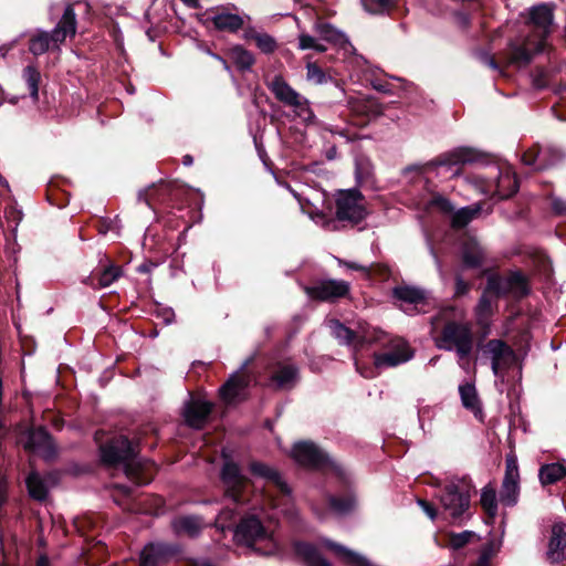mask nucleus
<instances>
[{
	"label": "nucleus",
	"instance_id": "obj_1",
	"mask_svg": "<svg viewBox=\"0 0 566 566\" xmlns=\"http://www.w3.org/2000/svg\"><path fill=\"white\" fill-rule=\"evenodd\" d=\"M102 462L111 468L123 465L125 475L135 485L149 484L156 473L157 467L148 460H137L136 450L132 441L125 436L109 439L99 447Z\"/></svg>",
	"mask_w": 566,
	"mask_h": 566
},
{
	"label": "nucleus",
	"instance_id": "obj_2",
	"mask_svg": "<svg viewBox=\"0 0 566 566\" xmlns=\"http://www.w3.org/2000/svg\"><path fill=\"white\" fill-rule=\"evenodd\" d=\"M443 322L440 333V348H455L460 358H468L473 349V333L469 322H463V312L453 305L442 307L434 317Z\"/></svg>",
	"mask_w": 566,
	"mask_h": 566
},
{
	"label": "nucleus",
	"instance_id": "obj_3",
	"mask_svg": "<svg viewBox=\"0 0 566 566\" xmlns=\"http://www.w3.org/2000/svg\"><path fill=\"white\" fill-rule=\"evenodd\" d=\"M76 32V13L74 6L69 3L65 6L62 17L51 32L39 30L30 36L28 42L29 52L34 56H39L49 50H59L60 45L63 44L67 38H74Z\"/></svg>",
	"mask_w": 566,
	"mask_h": 566
},
{
	"label": "nucleus",
	"instance_id": "obj_4",
	"mask_svg": "<svg viewBox=\"0 0 566 566\" xmlns=\"http://www.w3.org/2000/svg\"><path fill=\"white\" fill-rule=\"evenodd\" d=\"M188 190L177 181L160 180L138 192V200L145 202L155 214L169 209L184 208Z\"/></svg>",
	"mask_w": 566,
	"mask_h": 566
},
{
	"label": "nucleus",
	"instance_id": "obj_5",
	"mask_svg": "<svg viewBox=\"0 0 566 566\" xmlns=\"http://www.w3.org/2000/svg\"><path fill=\"white\" fill-rule=\"evenodd\" d=\"M233 538L259 555L268 556L276 551V543L262 521L255 515L242 516L235 525Z\"/></svg>",
	"mask_w": 566,
	"mask_h": 566
},
{
	"label": "nucleus",
	"instance_id": "obj_6",
	"mask_svg": "<svg viewBox=\"0 0 566 566\" xmlns=\"http://www.w3.org/2000/svg\"><path fill=\"white\" fill-rule=\"evenodd\" d=\"M486 161V155L473 147H457L446 151L423 165H410L405 168V172L416 171L419 175L433 170L438 167H444L452 171V176H459L462 167L467 164Z\"/></svg>",
	"mask_w": 566,
	"mask_h": 566
},
{
	"label": "nucleus",
	"instance_id": "obj_7",
	"mask_svg": "<svg viewBox=\"0 0 566 566\" xmlns=\"http://www.w3.org/2000/svg\"><path fill=\"white\" fill-rule=\"evenodd\" d=\"M489 276V290L495 298H511L521 302L532 294L531 277L522 270H507L504 274L494 272Z\"/></svg>",
	"mask_w": 566,
	"mask_h": 566
},
{
	"label": "nucleus",
	"instance_id": "obj_8",
	"mask_svg": "<svg viewBox=\"0 0 566 566\" xmlns=\"http://www.w3.org/2000/svg\"><path fill=\"white\" fill-rule=\"evenodd\" d=\"M222 465L220 469V482L223 486L224 495L235 504H244L250 499L251 481L241 472L237 463L226 451L221 453Z\"/></svg>",
	"mask_w": 566,
	"mask_h": 566
},
{
	"label": "nucleus",
	"instance_id": "obj_9",
	"mask_svg": "<svg viewBox=\"0 0 566 566\" xmlns=\"http://www.w3.org/2000/svg\"><path fill=\"white\" fill-rule=\"evenodd\" d=\"M367 214L365 197L358 189L353 188L338 192L335 200L336 220L354 227L365 220Z\"/></svg>",
	"mask_w": 566,
	"mask_h": 566
},
{
	"label": "nucleus",
	"instance_id": "obj_10",
	"mask_svg": "<svg viewBox=\"0 0 566 566\" xmlns=\"http://www.w3.org/2000/svg\"><path fill=\"white\" fill-rule=\"evenodd\" d=\"M554 12L548 3H539L528 9L525 20L526 25L531 29L530 36L536 39L534 50L544 52L547 46V38L553 31Z\"/></svg>",
	"mask_w": 566,
	"mask_h": 566
},
{
	"label": "nucleus",
	"instance_id": "obj_11",
	"mask_svg": "<svg viewBox=\"0 0 566 566\" xmlns=\"http://www.w3.org/2000/svg\"><path fill=\"white\" fill-rule=\"evenodd\" d=\"M384 338L385 335L379 343H382L387 347V350L384 353H374L375 369L396 367L413 357L415 350L405 339L391 338L385 343Z\"/></svg>",
	"mask_w": 566,
	"mask_h": 566
},
{
	"label": "nucleus",
	"instance_id": "obj_12",
	"mask_svg": "<svg viewBox=\"0 0 566 566\" xmlns=\"http://www.w3.org/2000/svg\"><path fill=\"white\" fill-rule=\"evenodd\" d=\"M470 486L464 483L447 484L440 495V503L451 518L457 521L470 507Z\"/></svg>",
	"mask_w": 566,
	"mask_h": 566
},
{
	"label": "nucleus",
	"instance_id": "obj_13",
	"mask_svg": "<svg viewBox=\"0 0 566 566\" xmlns=\"http://www.w3.org/2000/svg\"><path fill=\"white\" fill-rule=\"evenodd\" d=\"M470 486L464 483L447 484L440 495V503L451 518L457 521L470 507Z\"/></svg>",
	"mask_w": 566,
	"mask_h": 566
},
{
	"label": "nucleus",
	"instance_id": "obj_14",
	"mask_svg": "<svg viewBox=\"0 0 566 566\" xmlns=\"http://www.w3.org/2000/svg\"><path fill=\"white\" fill-rule=\"evenodd\" d=\"M328 327L331 334L339 344L355 347H364L366 344L380 342L384 336V332L378 329H374L373 332L366 331L363 334H358L336 318L328 321Z\"/></svg>",
	"mask_w": 566,
	"mask_h": 566
},
{
	"label": "nucleus",
	"instance_id": "obj_15",
	"mask_svg": "<svg viewBox=\"0 0 566 566\" xmlns=\"http://www.w3.org/2000/svg\"><path fill=\"white\" fill-rule=\"evenodd\" d=\"M216 405L201 398L186 400L181 416L185 423L193 430H203L210 422Z\"/></svg>",
	"mask_w": 566,
	"mask_h": 566
},
{
	"label": "nucleus",
	"instance_id": "obj_16",
	"mask_svg": "<svg viewBox=\"0 0 566 566\" xmlns=\"http://www.w3.org/2000/svg\"><path fill=\"white\" fill-rule=\"evenodd\" d=\"M292 458L302 467L323 469L328 467V455L313 441L304 440L293 444Z\"/></svg>",
	"mask_w": 566,
	"mask_h": 566
},
{
	"label": "nucleus",
	"instance_id": "obj_17",
	"mask_svg": "<svg viewBox=\"0 0 566 566\" xmlns=\"http://www.w3.org/2000/svg\"><path fill=\"white\" fill-rule=\"evenodd\" d=\"M349 283L343 280H321L310 286H305V293L315 301L335 302L349 294Z\"/></svg>",
	"mask_w": 566,
	"mask_h": 566
},
{
	"label": "nucleus",
	"instance_id": "obj_18",
	"mask_svg": "<svg viewBox=\"0 0 566 566\" xmlns=\"http://www.w3.org/2000/svg\"><path fill=\"white\" fill-rule=\"evenodd\" d=\"M520 493V472L516 455L511 452L505 457V473L500 491V500L505 506H513Z\"/></svg>",
	"mask_w": 566,
	"mask_h": 566
},
{
	"label": "nucleus",
	"instance_id": "obj_19",
	"mask_svg": "<svg viewBox=\"0 0 566 566\" xmlns=\"http://www.w3.org/2000/svg\"><path fill=\"white\" fill-rule=\"evenodd\" d=\"M348 104L353 116V124L359 127L367 126L370 120L381 116L385 111L382 104L374 96L350 98Z\"/></svg>",
	"mask_w": 566,
	"mask_h": 566
},
{
	"label": "nucleus",
	"instance_id": "obj_20",
	"mask_svg": "<svg viewBox=\"0 0 566 566\" xmlns=\"http://www.w3.org/2000/svg\"><path fill=\"white\" fill-rule=\"evenodd\" d=\"M24 449L27 451H40L41 457L45 462H52L57 457V448L54 443L53 437L43 426L31 429L28 432Z\"/></svg>",
	"mask_w": 566,
	"mask_h": 566
},
{
	"label": "nucleus",
	"instance_id": "obj_21",
	"mask_svg": "<svg viewBox=\"0 0 566 566\" xmlns=\"http://www.w3.org/2000/svg\"><path fill=\"white\" fill-rule=\"evenodd\" d=\"M270 90L280 102L298 108L301 116L306 113L307 116H304L305 120L314 118L313 112L301 102L300 94L281 75L274 76L270 84Z\"/></svg>",
	"mask_w": 566,
	"mask_h": 566
},
{
	"label": "nucleus",
	"instance_id": "obj_22",
	"mask_svg": "<svg viewBox=\"0 0 566 566\" xmlns=\"http://www.w3.org/2000/svg\"><path fill=\"white\" fill-rule=\"evenodd\" d=\"M250 376L245 373L232 374L219 388V396L226 405L247 399L245 390L250 386Z\"/></svg>",
	"mask_w": 566,
	"mask_h": 566
},
{
	"label": "nucleus",
	"instance_id": "obj_23",
	"mask_svg": "<svg viewBox=\"0 0 566 566\" xmlns=\"http://www.w3.org/2000/svg\"><path fill=\"white\" fill-rule=\"evenodd\" d=\"M461 261L464 269H481L488 261V251L474 237H468L461 244Z\"/></svg>",
	"mask_w": 566,
	"mask_h": 566
},
{
	"label": "nucleus",
	"instance_id": "obj_24",
	"mask_svg": "<svg viewBox=\"0 0 566 566\" xmlns=\"http://www.w3.org/2000/svg\"><path fill=\"white\" fill-rule=\"evenodd\" d=\"M485 352L492 355V370L495 376L503 368H509L516 358L514 349L502 339H490L485 344Z\"/></svg>",
	"mask_w": 566,
	"mask_h": 566
},
{
	"label": "nucleus",
	"instance_id": "obj_25",
	"mask_svg": "<svg viewBox=\"0 0 566 566\" xmlns=\"http://www.w3.org/2000/svg\"><path fill=\"white\" fill-rule=\"evenodd\" d=\"M249 471L253 476L261 478L271 483L280 495L289 497L292 495L291 486L282 479L281 473L261 461H251Z\"/></svg>",
	"mask_w": 566,
	"mask_h": 566
},
{
	"label": "nucleus",
	"instance_id": "obj_26",
	"mask_svg": "<svg viewBox=\"0 0 566 566\" xmlns=\"http://www.w3.org/2000/svg\"><path fill=\"white\" fill-rule=\"evenodd\" d=\"M298 380V368L292 364H279L270 377L275 390H290Z\"/></svg>",
	"mask_w": 566,
	"mask_h": 566
},
{
	"label": "nucleus",
	"instance_id": "obj_27",
	"mask_svg": "<svg viewBox=\"0 0 566 566\" xmlns=\"http://www.w3.org/2000/svg\"><path fill=\"white\" fill-rule=\"evenodd\" d=\"M536 39L527 36L523 43L510 42L509 44V64L527 65L533 56L539 52L534 50Z\"/></svg>",
	"mask_w": 566,
	"mask_h": 566
},
{
	"label": "nucleus",
	"instance_id": "obj_28",
	"mask_svg": "<svg viewBox=\"0 0 566 566\" xmlns=\"http://www.w3.org/2000/svg\"><path fill=\"white\" fill-rule=\"evenodd\" d=\"M499 300L495 298V292L489 290V276L485 287L474 307V313L479 324L488 323L497 311Z\"/></svg>",
	"mask_w": 566,
	"mask_h": 566
},
{
	"label": "nucleus",
	"instance_id": "obj_29",
	"mask_svg": "<svg viewBox=\"0 0 566 566\" xmlns=\"http://www.w3.org/2000/svg\"><path fill=\"white\" fill-rule=\"evenodd\" d=\"M547 558L552 563H558L566 558V524L555 523L552 527V536L548 543Z\"/></svg>",
	"mask_w": 566,
	"mask_h": 566
},
{
	"label": "nucleus",
	"instance_id": "obj_30",
	"mask_svg": "<svg viewBox=\"0 0 566 566\" xmlns=\"http://www.w3.org/2000/svg\"><path fill=\"white\" fill-rule=\"evenodd\" d=\"M122 275L123 268L112 262L102 270L92 272L84 283L93 289H104L117 281Z\"/></svg>",
	"mask_w": 566,
	"mask_h": 566
},
{
	"label": "nucleus",
	"instance_id": "obj_31",
	"mask_svg": "<svg viewBox=\"0 0 566 566\" xmlns=\"http://www.w3.org/2000/svg\"><path fill=\"white\" fill-rule=\"evenodd\" d=\"M293 551L307 566H333L313 543L295 541Z\"/></svg>",
	"mask_w": 566,
	"mask_h": 566
},
{
	"label": "nucleus",
	"instance_id": "obj_32",
	"mask_svg": "<svg viewBox=\"0 0 566 566\" xmlns=\"http://www.w3.org/2000/svg\"><path fill=\"white\" fill-rule=\"evenodd\" d=\"M226 56L230 60L231 66L233 65L237 71L242 74L251 71L252 66L255 64L253 53L241 44H235L227 49Z\"/></svg>",
	"mask_w": 566,
	"mask_h": 566
},
{
	"label": "nucleus",
	"instance_id": "obj_33",
	"mask_svg": "<svg viewBox=\"0 0 566 566\" xmlns=\"http://www.w3.org/2000/svg\"><path fill=\"white\" fill-rule=\"evenodd\" d=\"M217 31L237 33L243 28V19L235 13L230 12H218L214 15L208 18Z\"/></svg>",
	"mask_w": 566,
	"mask_h": 566
},
{
	"label": "nucleus",
	"instance_id": "obj_34",
	"mask_svg": "<svg viewBox=\"0 0 566 566\" xmlns=\"http://www.w3.org/2000/svg\"><path fill=\"white\" fill-rule=\"evenodd\" d=\"M315 30L319 34L321 39L335 45H338L344 50H346V48L350 45V42L347 39V36L328 22L316 23Z\"/></svg>",
	"mask_w": 566,
	"mask_h": 566
},
{
	"label": "nucleus",
	"instance_id": "obj_35",
	"mask_svg": "<svg viewBox=\"0 0 566 566\" xmlns=\"http://www.w3.org/2000/svg\"><path fill=\"white\" fill-rule=\"evenodd\" d=\"M496 169L497 176L495 193L501 200L510 199L518 191V181L509 172L503 174L499 168Z\"/></svg>",
	"mask_w": 566,
	"mask_h": 566
},
{
	"label": "nucleus",
	"instance_id": "obj_36",
	"mask_svg": "<svg viewBox=\"0 0 566 566\" xmlns=\"http://www.w3.org/2000/svg\"><path fill=\"white\" fill-rule=\"evenodd\" d=\"M566 476V467L559 462L543 464L538 479L543 486L555 484Z\"/></svg>",
	"mask_w": 566,
	"mask_h": 566
},
{
	"label": "nucleus",
	"instance_id": "obj_37",
	"mask_svg": "<svg viewBox=\"0 0 566 566\" xmlns=\"http://www.w3.org/2000/svg\"><path fill=\"white\" fill-rule=\"evenodd\" d=\"M357 499L356 494L352 491H348L346 494L336 496H328V506L329 509L340 515L349 514L356 509Z\"/></svg>",
	"mask_w": 566,
	"mask_h": 566
},
{
	"label": "nucleus",
	"instance_id": "obj_38",
	"mask_svg": "<svg viewBox=\"0 0 566 566\" xmlns=\"http://www.w3.org/2000/svg\"><path fill=\"white\" fill-rule=\"evenodd\" d=\"M174 528L178 534L197 537L202 531V518L195 515L181 516L174 522Z\"/></svg>",
	"mask_w": 566,
	"mask_h": 566
},
{
	"label": "nucleus",
	"instance_id": "obj_39",
	"mask_svg": "<svg viewBox=\"0 0 566 566\" xmlns=\"http://www.w3.org/2000/svg\"><path fill=\"white\" fill-rule=\"evenodd\" d=\"M392 296L398 301L412 305L422 304L426 301L424 292L421 289L410 285H400L394 287Z\"/></svg>",
	"mask_w": 566,
	"mask_h": 566
},
{
	"label": "nucleus",
	"instance_id": "obj_40",
	"mask_svg": "<svg viewBox=\"0 0 566 566\" xmlns=\"http://www.w3.org/2000/svg\"><path fill=\"white\" fill-rule=\"evenodd\" d=\"M25 485L31 499L40 502L46 499L49 490L39 472L31 471L25 479Z\"/></svg>",
	"mask_w": 566,
	"mask_h": 566
},
{
	"label": "nucleus",
	"instance_id": "obj_41",
	"mask_svg": "<svg viewBox=\"0 0 566 566\" xmlns=\"http://www.w3.org/2000/svg\"><path fill=\"white\" fill-rule=\"evenodd\" d=\"M166 557V547L160 544H148L140 553L139 566H158Z\"/></svg>",
	"mask_w": 566,
	"mask_h": 566
},
{
	"label": "nucleus",
	"instance_id": "obj_42",
	"mask_svg": "<svg viewBox=\"0 0 566 566\" xmlns=\"http://www.w3.org/2000/svg\"><path fill=\"white\" fill-rule=\"evenodd\" d=\"M565 157L566 154L560 147L548 145L542 149V159L538 166L536 167V171H542L551 167H554L560 164L565 159Z\"/></svg>",
	"mask_w": 566,
	"mask_h": 566
},
{
	"label": "nucleus",
	"instance_id": "obj_43",
	"mask_svg": "<svg viewBox=\"0 0 566 566\" xmlns=\"http://www.w3.org/2000/svg\"><path fill=\"white\" fill-rule=\"evenodd\" d=\"M480 504L488 516V524L493 523L497 515V500L495 489L485 486L481 493Z\"/></svg>",
	"mask_w": 566,
	"mask_h": 566
},
{
	"label": "nucleus",
	"instance_id": "obj_44",
	"mask_svg": "<svg viewBox=\"0 0 566 566\" xmlns=\"http://www.w3.org/2000/svg\"><path fill=\"white\" fill-rule=\"evenodd\" d=\"M459 392L462 405L465 409L471 410L474 413L481 411L480 399L478 397V392L473 384L465 382L463 385H460Z\"/></svg>",
	"mask_w": 566,
	"mask_h": 566
},
{
	"label": "nucleus",
	"instance_id": "obj_45",
	"mask_svg": "<svg viewBox=\"0 0 566 566\" xmlns=\"http://www.w3.org/2000/svg\"><path fill=\"white\" fill-rule=\"evenodd\" d=\"M328 547L332 548L337 555L342 556L345 563L349 566H370V563L366 557L348 549L343 545L329 543Z\"/></svg>",
	"mask_w": 566,
	"mask_h": 566
},
{
	"label": "nucleus",
	"instance_id": "obj_46",
	"mask_svg": "<svg viewBox=\"0 0 566 566\" xmlns=\"http://www.w3.org/2000/svg\"><path fill=\"white\" fill-rule=\"evenodd\" d=\"M25 83H27V86L29 88V93H30V96L33 98V99H38L39 97V84H40V81H41V73L40 71L38 70V67L33 66V65H28L23 69V74H22Z\"/></svg>",
	"mask_w": 566,
	"mask_h": 566
},
{
	"label": "nucleus",
	"instance_id": "obj_47",
	"mask_svg": "<svg viewBox=\"0 0 566 566\" xmlns=\"http://www.w3.org/2000/svg\"><path fill=\"white\" fill-rule=\"evenodd\" d=\"M476 213L478 210H473L469 207L455 211L451 218V227L457 230L465 228L473 220Z\"/></svg>",
	"mask_w": 566,
	"mask_h": 566
},
{
	"label": "nucleus",
	"instance_id": "obj_48",
	"mask_svg": "<svg viewBox=\"0 0 566 566\" xmlns=\"http://www.w3.org/2000/svg\"><path fill=\"white\" fill-rule=\"evenodd\" d=\"M366 11L373 14H381L396 7L395 0H361Z\"/></svg>",
	"mask_w": 566,
	"mask_h": 566
},
{
	"label": "nucleus",
	"instance_id": "obj_49",
	"mask_svg": "<svg viewBox=\"0 0 566 566\" xmlns=\"http://www.w3.org/2000/svg\"><path fill=\"white\" fill-rule=\"evenodd\" d=\"M475 536H476V534L472 531H463L461 533H451L449 535V544L453 549H461L467 544H469L470 541Z\"/></svg>",
	"mask_w": 566,
	"mask_h": 566
},
{
	"label": "nucleus",
	"instance_id": "obj_50",
	"mask_svg": "<svg viewBox=\"0 0 566 566\" xmlns=\"http://www.w3.org/2000/svg\"><path fill=\"white\" fill-rule=\"evenodd\" d=\"M172 209H169L165 212H161L157 216V222L163 224L164 228L169 230H177L181 222H184V219L180 217H176L175 213L171 211Z\"/></svg>",
	"mask_w": 566,
	"mask_h": 566
},
{
	"label": "nucleus",
	"instance_id": "obj_51",
	"mask_svg": "<svg viewBox=\"0 0 566 566\" xmlns=\"http://www.w3.org/2000/svg\"><path fill=\"white\" fill-rule=\"evenodd\" d=\"M541 159H542V148L537 144L532 146L527 150H525L522 155V163L525 166L533 167L534 170H536V167L541 163Z\"/></svg>",
	"mask_w": 566,
	"mask_h": 566
},
{
	"label": "nucleus",
	"instance_id": "obj_52",
	"mask_svg": "<svg viewBox=\"0 0 566 566\" xmlns=\"http://www.w3.org/2000/svg\"><path fill=\"white\" fill-rule=\"evenodd\" d=\"M307 80L315 84H323L327 82V75L317 63H307Z\"/></svg>",
	"mask_w": 566,
	"mask_h": 566
},
{
	"label": "nucleus",
	"instance_id": "obj_53",
	"mask_svg": "<svg viewBox=\"0 0 566 566\" xmlns=\"http://www.w3.org/2000/svg\"><path fill=\"white\" fill-rule=\"evenodd\" d=\"M255 44L261 50V52L265 54H271L276 49V42L274 38L266 33H261L260 35L255 36Z\"/></svg>",
	"mask_w": 566,
	"mask_h": 566
},
{
	"label": "nucleus",
	"instance_id": "obj_54",
	"mask_svg": "<svg viewBox=\"0 0 566 566\" xmlns=\"http://www.w3.org/2000/svg\"><path fill=\"white\" fill-rule=\"evenodd\" d=\"M46 198L51 205L59 208L65 207L69 203V195L59 189H48Z\"/></svg>",
	"mask_w": 566,
	"mask_h": 566
},
{
	"label": "nucleus",
	"instance_id": "obj_55",
	"mask_svg": "<svg viewBox=\"0 0 566 566\" xmlns=\"http://www.w3.org/2000/svg\"><path fill=\"white\" fill-rule=\"evenodd\" d=\"M430 205L444 213H451L454 210L452 202L442 195H434Z\"/></svg>",
	"mask_w": 566,
	"mask_h": 566
},
{
	"label": "nucleus",
	"instance_id": "obj_56",
	"mask_svg": "<svg viewBox=\"0 0 566 566\" xmlns=\"http://www.w3.org/2000/svg\"><path fill=\"white\" fill-rule=\"evenodd\" d=\"M472 287V284L465 281L462 275L457 274L454 277V297L465 296Z\"/></svg>",
	"mask_w": 566,
	"mask_h": 566
},
{
	"label": "nucleus",
	"instance_id": "obj_57",
	"mask_svg": "<svg viewBox=\"0 0 566 566\" xmlns=\"http://www.w3.org/2000/svg\"><path fill=\"white\" fill-rule=\"evenodd\" d=\"M551 212L556 217H562L566 214V201L562 198L551 196Z\"/></svg>",
	"mask_w": 566,
	"mask_h": 566
},
{
	"label": "nucleus",
	"instance_id": "obj_58",
	"mask_svg": "<svg viewBox=\"0 0 566 566\" xmlns=\"http://www.w3.org/2000/svg\"><path fill=\"white\" fill-rule=\"evenodd\" d=\"M148 500L150 501L151 506L145 511L149 514L159 515L165 507V500L158 495H150L148 496Z\"/></svg>",
	"mask_w": 566,
	"mask_h": 566
},
{
	"label": "nucleus",
	"instance_id": "obj_59",
	"mask_svg": "<svg viewBox=\"0 0 566 566\" xmlns=\"http://www.w3.org/2000/svg\"><path fill=\"white\" fill-rule=\"evenodd\" d=\"M23 213L21 210H19L14 205H8L4 208V218L8 221H12L15 223V227L20 223L22 220Z\"/></svg>",
	"mask_w": 566,
	"mask_h": 566
},
{
	"label": "nucleus",
	"instance_id": "obj_60",
	"mask_svg": "<svg viewBox=\"0 0 566 566\" xmlns=\"http://www.w3.org/2000/svg\"><path fill=\"white\" fill-rule=\"evenodd\" d=\"M418 504L432 521L436 520L438 511L431 502L423 499H418Z\"/></svg>",
	"mask_w": 566,
	"mask_h": 566
},
{
	"label": "nucleus",
	"instance_id": "obj_61",
	"mask_svg": "<svg viewBox=\"0 0 566 566\" xmlns=\"http://www.w3.org/2000/svg\"><path fill=\"white\" fill-rule=\"evenodd\" d=\"M315 42H316L315 38H313L310 34L302 33L298 36V48L301 50H311V49H313Z\"/></svg>",
	"mask_w": 566,
	"mask_h": 566
},
{
	"label": "nucleus",
	"instance_id": "obj_62",
	"mask_svg": "<svg viewBox=\"0 0 566 566\" xmlns=\"http://www.w3.org/2000/svg\"><path fill=\"white\" fill-rule=\"evenodd\" d=\"M339 263L350 270L361 272L365 275H370V271H369L368 266H366V265H361V264H358V263L352 262V261H343V260H339Z\"/></svg>",
	"mask_w": 566,
	"mask_h": 566
},
{
	"label": "nucleus",
	"instance_id": "obj_63",
	"mask_svg": "<svg viewBox=\"0 0 566 566\" xmlns=\"http://www.w3.org/2000/svg\"><path fill=\"white\" fill-rule=\"evenodd\" d=\"M209 54L216 59L217 61L220 62V64L222 65V69L228 72L229 74L232 73V66H231V62L230 60L224 55H220L218 53H213L211 51H209Z\"/></svg>",
	"mask_w": 566,
	"mask_h": 566
},
{
	"label": "nucleus",
	"instance_id": "obj_64",
	"mask_svg": "<svg viewBox=\"0 0 566 566\" xmlns=\"http://www.w3.org/2000/svg\"><path fill=\"white\" fill-rule=\"evenodd\" d=\"M112 227V221L107 218H98L95 228L101 234H106Z\"/></svg>",
	"mask_w": 566,
	"mask_h": 566
}]
</instances>
